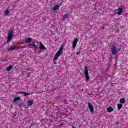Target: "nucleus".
<instances>
[{"instance_id":"13","label":"nucleus","mask_w":128,"mask_h":128,"mask_svg":"<svg viewBox=\"0 0 128 128\" xmlns=\"http://www.w3.org/2000/svg\"><path fill=\"white\" fill-rule=\"evenodd\" d=\"M107 111L108 112H114V108L112 106H110L107 108Z\"/></svg>"},{"instance_id":"15","label":"nucleus","mask_w":128,"mask_h":128,"mask_svg":"<svg viewBox=\"0 0 128 128\" xmlns=\"http://www.w3.org/2000/svg\"><path fill=\"white\" fill-rule=\"evenodd\" d=\"M117 106H118V110H120V108H122V104H118Z\"/></svg>"},{"instance_id":"30","label":"nucleus","mask_w":128,"mask_h":128,"mask_svg":"<svg viewBox=\"0 0 128 128\" xmlns=\"http://www.w3.org/2000/svg\"><path fill=\"white\" fill-rule=\"evenodd\" d=\"M103 30H104V28L103 27Z\"/></svg>"},{"instance_id":"16","label":"nucleus","mask_w":128,"mask_h":128,"mask_svg":"<svg viewBox=\"0 0 128 128\" xmlns=\"http://www.w3.org/2000/svg\"><path fill=\"white\" fill-rule=\"evenodd\" d=\"M59 8H60V6L56 5L54 6L53 10H58Z\"/></svg>"},{"instance_id":"17","label":"nucleus","mask_w":128,"mask_h":128,"mask_svg":"<svg viewBox=\"0 0 128 128\" xmlns=\"http://www.w3.org/2000/svg\"><path fill=\"white\" fill-rule=\"evenodd\" d=\"M12 69V66L10 65L6 69V70H7V72H10V70Z\"/></svg>"},{"instance_id":"11","label":"nucleus","mask_w":128,"mask_h":128,"mask_svg":"<svg viewBox=\"0 0 128 128\" xmlns=\"http://www.w3.org/2000/svg\"><path fill=\"white\" fill-rule=\"evenodd\" d=\"M28 46H29L30 48H32V46H34V48L38 47V46L34 44H28Z\"/></svg>"},{"instance_id":"25","label":"nucleus","mask_w":128,"mask_h":128,"mask_svg":"<svg viewBox=\"0 0 128 128\" xmlns=\"http://www.w3.org/2000/svg\"><path fill=\"white\" fill-rule=\"evenodd\" d=\"M26 76L27 78H30V74H28Z\"/></svg>"},{"instance_id":"14","label":"nucleus","mask_w":128,"mask_h":128,"mask_svg":"<svg viewBox=\"0 0 128 128\" xmlns=\"http://www.w3.org/2000/svg\"><path fill=\"white\" fill-rule=\"evenodd\" d=\"M34 102L32 100H28V106H32Z\"/></svg>"},{"instance_id":"22","label":"nucleus","mask_w":128,"mask_h":128,"mask_svg":"<svg viewBox=\"0 0 128 128\" xmlns=\"http://www.w3.org/2000/svg\"><path fill=\"white\" fill-rule=\"evenodd\" d=\"M70 14H66L63 16V17L64 18H68Z\"/></svg>"},{"instance_id":"29","label":"nucleus","mask_w":128,"mask_h":128,"mask_svg":"<svg viewBox=\"0 0 128 128\" xmlns=\"http://www.w3.org/2000/svg\"><path fill=\"white\" fill-rule=\"evenodd\" d=\"M88 96H90V94L88 93Z\"/></svg>"},{"instance_id":"21","label":"nucleus","mask_w":128,"mask_h":128,"mask_svg":"<svg viewBox=\"0 0 128 128\" xmlns=\"http://www.w3.org/2000/svg\"><path fill=\"white\" fill-rule=\"evenodd\" d=\"M4 14H6V16H8V14H10V10H6Z\"/></svg>"},{"instance_id":"1","label":"nucleus","mask_w":128,"mask_h":128,"mask_svg":"<svg viewBox=\"0 0 128 128\" xmlns=\"http://www.w3.org/2000/svg\"><path fill=\"white\" fill-rule=\"evenodd\" d=\"M62 50H64V48L62 46H61L60 50L58 51V52L55 54V56L53 60L54 62L56 60H58L60 56L62 55Z\"/></svg>"},{"instance_id":"9","label":"nucleus","mask_w":128,"mask_h":128,"mask_svg":"<svg viewBox=\"0 0 128 128\" xmlns=\"http://www.w3.org/2000/svg\"><path fill=\"white\" fill-rule=\"evenodd\" d=\"M32 40V38H27L26 39H25V42L26 44H30Z\"/></svg>"},{"instance_id":"3","label":"nucleus","mask_w":128,"mask_h":128,"mask_svg":"<svg viewBox=\"0 0 128 128\" xmlns=\"http://www.w3.org/2000/svg\"><path fill=\"white\" fill-rule=\"evenodd\" d=\"M110 52L112 56H114L118 53V48L114 46H112L111 47Z\"/></svg>"},{"instance_id":"24","label":"nucleus","mask_w":128,"mask_h":128,"mask_svg":"<svg viewBox=\"0 0 128 128\" xmlns=\"http://www.w3.org/2000/svg\"><path fill=\"white\" fill-rule=\"evenodd\" d=\"M20 44H26V41H25V42H20Z\"/></svg>"},{"instance_id":"5","label":"nucleus","mask_w":128,"mask_h":128,"mask_svg":"<svg viewBox=\"0 0 128 128\" xmlns=\"http://www.w3.org/2000/svg\"><path fill=\"white\" fill-rule=\"evenodd\" d=\"M122 12V8H118V9L114 10V14H118V16H120Z\"/></svg>"},{"instance_id":"2","label":"nucleus","mask_w":128,"mask_h":128,"mask_svg":"<svg viewBox=\"0 0 128 128\" xmlns=\"http://www.w3.org/2000/svg\"><path fill=\"white\" fill-rule=\"evenodd\" d=\"M84 74L86 80L87 82H88V80H90V76H88V66L84 67Z\"/></svg>"},{"instance_id":"18","label":"nucleus","mask_w":128,"mask_h":128,"mask_svg":"<svg viewBox=\"0 0 128 128\" xmlns=\"http://www.w3.org/2000/svg\"><path fill=\"white\" fill-rule=\"evenodd\" d=\"M120 104H124L126 102V100L124 98H122L120 99Z\"/></svg>"},{"instance_id":"31","label":"nucleus","mask_w":128,"mask_h":128,"mask_svg":"<svg viewBox=\"0 0 128 128\" xmlns=\"http://www.w3.org/2000/svg\"><path fill=\"white\" fill-rule=\"evenodd\" d=\"M14 116H16V113H14Z\"/></svg>"},{"instance_id":"20","label":"nucleus","mask_w":128,"mask_h":128,"mask_svg":"<svg viewBox=\"0 0 128 128\" xmlns=\"http://www.w3.org/2000/svg\"><path fill=\"white\" fill-rule=\"evenodd\" d=\"M26 46H16V48H26Z\"/></svg>"},{"instance_id":"4","label":"nucleus","mask_w":128,"mask_h":128,"mask_svg":"<svg viewBox=\"0 0 128 128\" xmlns=\"http://www.w3.org/2000/svg\"><path fill=\"white\" fill-rule=\"evenodd\" d=\"M12 34H14V31L10 30L8 32V36L7 37V42H10L12 38Z\"/></svg>"},{"instance_id":"10","label":"nucleus","mask_w":128,"mask_h":128,"mask_svg":"<svg viewBox=\"0 0 128 128\" xmlns=\"http://www.w3.org/2000/svg\"><path fill=\"white\" fill-rule=\"evenodd\" d=\"M39 48L40 50H46V48L44 46V44H42V42L40 43V46L39 47Z\"/></svg>"},{"instance_id":"26","label":"nucleus","mask_w":128,"mask_h":128,"mask_svg":"<svg viewBox=\"0 0 128 128\" xmlns=\"http://www.w3.org/2000/svg\"><path fill=\"white\" fill-rule=\"evenodd\" d=\"M18 106H22V103L18 104Z\"/></svg>"},{"instance_id":"27","label":"nucleus","mask_w":128,"mask_h":128,"mask_svg":"<svg viewBox=\"0 0 128 128\" xmlns=\"http://www.w3.org/2000/svg\"><path fill=\"white\" fill-rule=\"evenodd\" d=\"M76 54H80V52H76Z\"/></svg>"},{"instance_id":"19","label":"nucleus","mask_w":128,"mask_h":128,"mask_svg":"<svg viewBox=\"0 0 128 128\" xmlns=\"http://www.w3.org/2000/svg\"><path fill=\"white\" fill-rule=\"evenodd\" d=\"M18 100H20V97L14 98V102H18Z\"/></svg>"},{"instance_id":"6","label":"nucleus","mask_w":128,"mask_h":128,"mask_svg":"<svg viewBox=\"0 0 128 128\" xmlns=\"http://www.w3.org/2000/svg\"><path fill=\"white\" fill-rule=\"evenodd\" d=\"M78 38H76L73 42H72V48H76V44H78Z\"/></svg>"},{"instance_id":"12","label":"nucleus","mask_w":128,"mask_h":128,"mask_svg":"<svg viewBox=\"0 0 128 128\" xmlns=\"http://www.w3.org/2000/svg\"><path fill=\"white\" fill-rule=\"evenodd\" d=\"M18 94H24V96H30V93H26L24 92H18Z\"/></svg>"},{"instance_id":"32","label":"nucleus","mask_w":128,"mask_h":128,"mask_svg":"<svg viewBox=\"0 0 128 128\" xmlns=\"http://www.w3.org/2000/svg\"><path fill=\"white\" fill-rule=\"evenodd\" d=\"M120 48L118 49V50H119Z\"/></svg>"},{"instance_id":"7","label":"nucleus","mask_w":128,"mask_h":128,"mask_svg":"<svg viewBox=\"0 0 128 128\" xmlns=\"http://www.w3.org/2000/svg\"><path fill=\"white\" fill-rule=\"evenodd\" d=\"M88 108L92 114H94V106L92 104V103L88 102Z\"/></svg>"},{"instance_id":"28","label":"nucleus","mask_w":128,"mask_h":128,"mask_svg":"<svg viewBox=\"0 0 128 128\" xmlns=\"http://www.w3.org/2000/svg\"><path fill=\"white\" fill-rule=\"evenodd\" d=\"M72 128H76L74 126H72Z\"/></svg>"},{"instance_id":"8","label":"nucleus","mask_w":128,"mask_h":128,"mask_svg":"<svg viewBox=\"0 0 128 128\" xmlns=\"http://www.w3.org/2000/svg\"><path fill=\"white\" fill-rule=\"evenodd\" d=\"M8 52H12V50H16V46L13 45L11 46L10 48H7Z\"/></svg>"},{"instance_id":"23","label":"nucleus","mask_w":128,"mask_h":128,"mask_svg":"<svg viewBox=\"0 0 128 128\" xmlns=\"http://www.w3.org/2000/svg\"><path fill=\"white\" fill-rule=\"evenodd\" d=\"M116 124H120V122H118V121H117L115 122Z\"/></svg>"}]
</instances>
